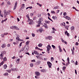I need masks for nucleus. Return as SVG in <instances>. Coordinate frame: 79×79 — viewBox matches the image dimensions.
Listing matches in <instances>:
<instances>
[{"mask_svg":"<svg viewBox=\"0 0 79 79\" xmlns=\"http://www.w3.org/2000/svg\"><path fill=\"white\" fill-rule=\"evenodd\" d=\"M29 48V47L28 45H26L24 47H23L21 49L22 52H23L24 50L26 52H27Z\"/></svg>","mask_w":79,"mask_h":79,"instance_id":"obj_1","label":"nucleus"},{"mask_svg":"<svg viewBox=\"0 0 79 79\" xmlns=\"http://www.w3.org/2000/svg\"><path fill=\"white\" fill-rule=\"evenodd\" d=\"M4 15L5 18L6 17V16L8 15H10V10H8L6 12V10L5 9L4 10Z\"/></svg>","mask_w":79,"mask_h":79,"instance_id":"obj_2","label":"nucleus"},{"mask_svg":"<svg viewBox=\"0 0 79 79\" xmlns=\"http://www.w3.org/2000/svg\"><path fill=\"white\" fill-rule=\"evenodd\" d=\"M6 54V52L5 51H3L2 52L1 54H0V59L1 60H3V54Z\"/></svg>","mask_w":79,"mask_h":79,"instance_id":"obj_3","label":"nucleus"},{"mask_svg":"<svg viewBox=\"0 0 79 79\" xmlns=\"http://www.w3.org/2000/svg\"><path fill=\"white\" fill-rule=\"evenodd\" d=\"M11 29H16V30H19V29L15 26H12L10 27Z\"/></svg>","mask_w":79,"mask_h":79,"instance_id":"obj_4","label":"nucleus"},{"mask_svg":"<svg viewBox=\"0 0 79 79\" xmlns=\"http://www.w3.org/2000/svg\"><path fill=\"white\" fill-rule=\"evenodd\" d=\"M36 57L37 58L38 60H43V57L42 56H40V55H39L38 56H36Z\"/></svg>","mask_w":79,"mask_h":79,"instance_id":"obj_5","label":"nucleus"},{"mask_svg":"<svg viewBox=\"0 0 79 79\" xmlns=\"http://www.w3.org/2000/svg\"><path fill=\"white\" fill-rule=\"evenodd\" d=\"M44 20V19H43V18L41 17L39 19V20L37 22V23L38 24H40L41 23L42 21H43Z\"/></svg>","mask_w":79,"mask_h":79,"instance_id":"obj_6","label":"nucleus"},{"mask_svg":"<svg viewBox=\"0 0 79 79\" xmlns=\"http://www.w3.org/2000/svg\"><path fill=\"white\" fill-rule=\"evenodd\" d=\"M47 64L49 68H52V63H51L50 62L48 61L47 62Z\"/></svg>","mask_w":79,"mask_h":79,"instance_id":"obj_7","label":"nucleus"},{"mask_svg":"<svg viewBox=\"0 0 79 79\" xmlns=\"http://www.w3.org/2000/svg\"><path fill=\"white\" fill-rule=\"evenodd\" d=\"M41 63V61L40 60H37L36 61L35 63V64L37 66H38V65H39Z\"/></svg>","mask_w":79,"mask_h":79,"instance_id":"obj_8","label":"nucleus"},{"mask_svg":"<svg viewBox=\"0 0 79 79\" xmlns=\"http://www.w3.org/2000/svg\"><path fill=\"white\" fill-rule=\"evenodd\" d=\"M52 37L49 36L48 37H46L45 38V39H46V40H48V39H49V40H51V39H52Z\"/></svg>","mask_w":79,"mask_h":79,"instance_id":"obj_9","label":"nucleus"},{"mask_svg":"<svg viewBox=\"0 0 79 79\" xmlns=\"http://www.w3.org/2000/svg\"><path fill=\"white\" fill-rule=\"evenodd\" d=\"M28 21H30V22L29 23V24H30V25H32V24L33 23H32V22H33V20H32L30 19V20H29Z\"/></svg>","mask_w":79,"mask_h":79,"instance_id":"obj_10","label":"nucleus"},{"mask_svg":"<svg viewBox=\"0 0 79 79\" xmlns=\"http://www.w3.org/2000/svg\"><path fill=\"white\" fill-rule=\"evenodd\" d=\"M18 4V3L17 2H16L15 3V6L13 8V10H15V9H16V7H17V5Z\"/></svg>","mask_w":79,"mask_h":79,"instance_id":"obj_11","label":"nucleus"},{"mask_svg":"<svg viewBox=\"0 0 79 79\" xmlns=\"http://www.w3.org/2000/svg\"><path fill=\"white\" fill-rule=\"evenodd\" d=\"M35 54V55H39V53L37 51H34L33 52Z\"/></svg>","mask_w":79,"mask_h":79,"instance_id":"obj_12","label":"nucleus"},{"mask_svg":"<svg viewBox=\"0 0 79 79\" xmlns=\"http://www.w3.org/2000/svg\"><path fill=\"white\" fill-rule=\"evenodd\" d=\"M65 19H68V20H71V18L69 17H68V16H67L65 17Z\"/></svg>","mask_w":79,"mask_h":79,"instance_id":"obj_13","label":"nucleus"},{"mask_svg":"<svg viewBox=\"0 0 79 79\" xmlns=\"http://www.w3.org/2000/svg\"><path fill=\"white\" fill-rule=\"evenodd\" d=\"M35 74L36 76H40V73L38 72H35Z\"/></svg>","mask_w":79,"mask_h":79,"instance_id":"obj_14","label":"nucleus"},{"mask_svg":"<svg viewBox=\"0 0 79 79\" xmlns=\"http://www.w3.org/2000/svg\"><path fill=\"white\" fill-rule=\"evenodd\" d=\"M58 47L60 52H63V50H62L60 46H59Z\"/></svg>","mask_w":79,"mask_h":79,"instance_id":"obj_15","label":"nucleus"},{"mask_svg":"<svg viewBox=\"0 0 79 79\" xmlns=\"http://www.w3.org/2000/svg\"><path fill=\"white\" fill-rule=\"evenodd\" d=\"M52 19H53L54 20H57V17L56 16H53L52 17Z\"/></svg>","mask_w":79,"mask_h":79,"instance_id":"obj_16","label":"nucleus"},{"mask_svg":"<svg viewBox=\"0 0 79 79\" xmlns=\"http://www.w3.org/2000/svg\"><path fill=\"white\" fill-rule=\"evenodd\" d=\"M44 25H43V26H44L45 27V28L47 29V28H48V27H47V24L46 23H44Z\"/></svg>","mask_w":79,"mask_h":79,"instance_id":"obj_17","label":"nucleus"},{"mask_svg":"<svg viewBox=\"0 0 79 79\" xmlns=\"http://www.w3.org/2000/svg\"><path fill=\"white\" fill-rule=\"evenodd\" d=\"M29 42H30V41H29L28 40L27 41L26 43V45H28V46L29 47Z\"/></svg>","mask_w":79,"mask_h":79,"instance_id":"obj_18","label":"nucleus"},{"mask_svg":"<svg viewBox=\"0 0 79 79\" xmlns=\"http://www.w3.org/2000/svg\"><path fill=\"white\" fill-rule=\"evenodd\" d=\"M65 24H66L64 22H63L60 24V26H65Z\"/></svg>","mask_w":79,"mask_h":79,"instance_id":"obj_19","label":"nucleus"},{"mask_svg":"<svg viewBox=\"0 0 79 79\" xmlns=\"http://www.w3.org/2000/svg\"><path fill=\"white\" fill-rule=\"evenodd\" d=\"M64 27L65 29H67V30H68V28H69V26L67 25L66 26V25L64 26Z\"/></svg>","mask_w":79,"mask_h":79,"instance_id":"obj_20","label":"nucleus"},{"mask_svg":"<svg viewBox=\"0 0 79 79\" xmlns=\"http://www.w3.org/2000/svg\"><path fill=\"white\" fill-rule=\"evenodd\" d=\"M75 27L74 26H72L71 28V31H74Z\"/></svg>","mask_w":79,"mask_h":79,"instance_id":"obj_21","label":"nucleus"},{"mask_svg":"<svg viewBox=\"0 0 79 79\" xmlns=\"http://www.w3.org/2000/svg\"><path fill=\"white\" fill-rule=\"evenodd\" d=\"M26 17L28 18V20H30V18H29V15H27Z\"/></svg>","mask_w":79,"mask_h":79,"instance_id":"obj_22","label":"nucleus"},{"mask_svg":"<svg viewBox=\"0 0 79 79\" xmlns=\"http://www.w3.org/2000/svg\"><path fill=\"white\" fill-rule=\"evenodd\" d=\"M6 68H7V65H6V64H5L3 65V68L4 69H6Z\"/></svg>","mask_w":79,"mask_h":79,"instance_id":"obj_23","label":"nucleus"},{"mask_svg":"<svg viewBox=\"0 0 79 79\" xmlns=\"http://www.w3.org/2000/svg\"><path fill=\"white\" fill-rule=\"evenodd\" d=\"M5 46H6V44H3L2 45V47L3 48H5Z\"/></svg>","mask_w":79,"mask_h":79,"instance_id":"obj_24","label":"nucleus"},{"mask_svg":"<svg viewBox=\"0 0 79 79\" xmlns=\"http://www.w3.org/2000/svg\"><path fill=\"white\" fill-rule=\"evenodd\" d=\"M59 8V7L58 6H56V7H55L54 8V9H58Z\"/></svg>","mask_w":79,"mask_h":79,"instance_id":"obj_25","label":"nucleus"},{"mask_svg":"<svg viewBox=\"0 0 79 79\" xmlns=\"http://www.w3.org/2000/svg\"><path fill=\"white\" fill-rule=\"evenodd\" d=\"M38 46L39 47H42V44L40 43V44H39L38 45Z\"/></svg>","mask_w":79,"mask_h":79,"instance_id":"obj_26","label":"nucleus"},{"mask_svg":"<svg viewBox=\"0 0 79 79\" xmlns=\"http://www.w3.org/2000/svg\"><path fill=\"white\" fill-rule=\"evenodd\" d=\"M3 63H4V61H2L1 62V63H0V67L2 65H3Z\"/></svg>","mask_w":79,"mask_h":79,"instance_id":"obj_27","label":"nucleus"},{"mask_svg":"<svg viewBox=\"0 0 79 79\" xmlns=\"http://www.w3.org/2000/svg\"><path fill=\"white\" fill-rule=\"evenodd\" d=\"M28 8H29L30 9H32V7H28L26 8V10H27V9H28Z\"/></svg>","mask_w":79,"mask_h":79,"instance_id":"obj_28","label":"nucleus"},{"mask_svg":"<svg viewBox=\"0 0 79 79\" xmlns=\"http://www.w3.org/2000/svg\"><path fill=\"white\" fill-rule=\"evenodd\" d=\"M47 47L48 48H50V49H52V48H51V46L49 44H48V45Z\"/></svg>","mask_w":79,"mask_h":79,"instance_id":"obj_29","label":"nucleus"},{"mask_svg":"<svg viewBox=\"0 0 79 79\" xmlns=\"http://www.w3.org/2000/svg\"><path fill=\"white\" fill-rule=\"evenodd\" d=\"M52 48H53L54 49L56 48V47H55V46H54L53 45H52Z\"/></svg>","mask_w":79,"mask_h":79,"instance_id":"obj_30","label":"nucleus"},{"mask_svg":"<svg viewBox=\"0 0 79 79\" xmlns=\"http://www.w3.org/2000/svg\"><path fill=\"white\" fill-rule=\"evenodd\" d=\"M45 22L46 23H47L48 24H50V21H48L46 20L45 21Z\"/></svg>","mask_w":79,"mask_h":79,"instance_id":"obj_31","label":"nucleus"},{"mask_svg":"<svg viewBox=\"0 0 79 79\" xmlns=\"http://www.w3.org/2000/svg\"><path fill=\"white\" fill-rule=\"evenodd\" d=\"M19 60H20V59H18L16 61V63H19Z\"/></svg>","mask_w":79,"mask_h":79,"instance_id":"obj_32","label":"nucleus"},{"mask_svg":"<svg viewBox=\"0 0 79 79\" xmlns=\"http://www.w3.org/2000/svg\"><path fill=\"white\" fill-rule=\"evenodd\" d=\"M24 7H25V6L24 4H22V7H21L22 8H24Z\"/></svg>","mask_w":79,"mask_h":79,"instance_id":"obj_33","label":"nucleus"},{"mask_svg":"<svg viewBox=\"0 0 79 79\" xmlns=\"http://www.w3.org/2000/svg\"><path fill=\"white\" fill-rule=\"evenodd\" d=\"M30 66L31 67H33L34 64L33 63H31L30 64Z\"/></svg>","mask_w":79,"mask_h":79,"instance_id":"obj_34","label":"nucleus"},{"mask_svg":"<svg viewBox=\"0 0 79 79\" xmlns=\"http://www.w3.org/2000/svg\"><path fill=\"white\" fill-rule=\"evenodd\" d=\"M4 76H8V73H6L4 74Z\"/></svg>","mask_w":79,"mask_h":79,"instance_id":"obj_35","label":"nucleus"},{"mask_svg":"<svg viewBox=\"0 0 79 79\" xmlns=\"http://www.w3.org/2000/svg\"><path fill=\"white\" fill-rule=\"evenodd\" d=\"M15 69H14L13 68H12L11 69V70L12 71H15Z\"/></svg>","mask_w":79,"mask_h":79,"instance_id":"obj_36","label":"nucleus"},{"mask_svg":"<svg viewBox=\"0 0 79 79\" xmlns=\"http://www.w3.org/2000/svg\"><path fill=\"white\" fill-rule=\"evenodd\" d=\"M16 40H20V39H19V37H17L16 38Z\"/></svg>","mask_w":79,"mask_h":79,"instance_id":"obj_37","label":"nucleus"},{"mask_svg":"<svg viewBox=\"0 0 79 79\" xmlns=\"http://www.w3.org/2000/svg\"><path fill=\"white\" fill-rule=\"evenodd\" d=\"M7 5H11V3H10V1H9L7 2Z\"/></svg>","mask_w":79,"mask_h":79,"instance_id":"obj_38","label":"nucleus"},{"mask_svg":"<svg viewBox=\"0 0 79 79\" xmlns=\"http://www.w3.org/2000/svg\"><path fill=\"white\" fill-rule=\"evenodd\" d=\"M71 51L72 52V55H74V52L73 50V49H71Z\"/></svg>","mask_w":79,"mask_h":79,"instance_id":"obj_39","label":"nucleus"},{"mask_svg":"<svg viewBox=\"0 0 79 79\" xmlns=\"http://www.w3.org/2000/svg\"><path fill=\"white\" fill-rule=\"evenodd\" d=\"M37 4L39 5V6H40V7L42 6V5L39 4V3H37Z\"/></svg>","mask_w":79,"mask_h":79,"instance_id":"obj_40","label":"nucleus"},{"mask_svg":"<svg viewBox=\"0 0 79 79\" xmlns=\"http://www.w3.org/2000/svg\"><path fill=\"white\" fill-rule=\"evenodd\" d=\"M33 20H36L37 19V17H34L33 18Z\"/></svg>","mask_w":79,"mask_h":79,"instance_id":"obj_41","label":"nucleus"},{"mask_svg":"<svg viewBox=\"0 0 79 79\" xmlns=\"http://www.w3.org/2000/svg\"><path fill=\"white\" fill-rule=\"evenodd\" d=\"M40 24H38V25H37L36 26V27H40Z\"/></svg>","mask_w":79,"mask_h":79,"instance_id":"obj_42","label":"nucleus"},{"mask_svg":"<svg viewBox=\"0 0 79 79\" xmlns=\"http://www.w3.org/2000/svg\"><path fill=\"white\" fill-rule=\"evenodd\" d=\"M48 19H49V20H50V21H52V22H53V21L50 18V17H48Z\"/></svg>","mask_w":79,"mask_h":79,"instance_id":"obj_43","label":"nucleus"},{"mask_svg":"<svg viewBox=\"0 0 79 79\" xmlns=\"http://www.w3.org/2000/svg\"><path fill=\"white\" fill-rule=\"evenodd\" d=\"M65 69H66V67L64 66L63 68V70H64V71Z\"/></svg>","mask_w":79,"mask_h":79,"instance_id":"obj_44","label":"nucleus"},{"mask_svg":"<svg viewBox=\"0 0 79 79\" xmlns=\"http://www.w3.org/2000/svg\"><path fill=\"white\" fill-rule=\"evenodd\" d=\"M41 72H43V73H44V72L45 71V69H42L41 70Z\"/></svg>","mask_w":79,"mask_h":79,"instance_id":"obj_45","label":"nucleus"},{"mask_svg":"<svg viewBox=\"0 0 79 79\" xmlns=\"http://www.w3.org/2000/svg\"><path fill=\"white\" fill-rule=\"evenodd\" d=\"M3 60L4 61H6V58L4 57V58L3 59Z\"/></svg>","mask_w":79,"mask_h":79,"instance_id":"obj_46","label":"nucleus"},{"mask_svg":"<svg viewBox=\"0 0 79 79\" xmlns=\"http://www.w3.org/2000/svg\"><path fill=\"white\" fill-rule=\"evenodd\" d=\"M41 16V14H38V17L40 18Z\"/></svg>","mask_w":79,"mask_h":79,"instance_id":"obj_47","label":"nucleus"},{"mask_svg":"<svg viewBox=\"0 0 79 79\" xmlns=\"http://www.w3.org/2000/svg\"><path fill=\"white\" fill-rule=\"evenodd\" d=\"M66 14H67V13H66V12H64L63 14V15H64V16H66Z\"/></svg>","mask_w":79,"mask_h":79,"instance_id":"obj_48","label":"nucleus"},{"mask_svg":"<svg viewBox=\"0 0 79 79\" xmlns=\"http://www.w3.org/2000/svg\"><path fill=\"white\" fill-rule=\"evenodd\" d=\"M51 60H52V61H53V60H54V58L53 57H51Z\"/></svg>","mask_w":79,"mask_h":79,"instance_id":"obj_49","label":"nucleus"},{"mask_svg":"<svg viewBox=\"0 0 79 79\" xmlns=\"http://www.w3.org/2000/svg\"><path fill=\"white\" fill-rule=\"evenodd\" d=\"M32 37H35V34L34 33H32Z\"/></svg>","mask_w":79,"mask_h":79,"instance_id":"obj_50","label":"nucleus"},{"mask_svg":"<svg viewBox=\"0 0 79 79\" xmlns=\"http://www.w3.org/2000/svg\"><path fill=\"white\" fill-rule=\"evenodd\" d=\"M30 16H34V14H33V13H31Z\"/></svg>","mask_w":79,"mask_h":79,"instance_id":"obj_51","label":"nucleus"},{"mask_svg":"<svg viewBox=\"0 0 79 79\" xmlns=\"http://www.w3.org/2000/svg\"><path fill=\"white\" fill-rule=\"evenodd\" d=\"M31 62H35V60H31Z\"/></svg>","mask_w":79,"mask_h":79,"instance_id":"obj_52","label":"nucleus"},{"mask_svg":"<svg viewBox=\"0 0 79 79\" xmlns=\"http://www.w3.org/2000/svg\"><path fill=\"white\" fill-rule=\"evenodd\" d=\"M5 36V35L4 34H3L1 35V37H3Z\"/></svg>","mask_w":79,"mask_h":79,"instance_id":"obj_53","label":"nucleus"},{"mask_svg":"<svg viewBox=\"0 0 79 79\" xmlns=\"http://www.w3.org/2000/svg\"><path fill=\"white\" fill-rule=\"evenodd\" d=\"M52 30L53 31H56V29H55L54 27L52 28Z\"/></svg>","mask_w":79,"mask_h":79,"instance_id":"obj_54","label":"nucleus"},{"mask_svg":"<svg viewBox=\"0 0 79 79\" xmlns=\"http://www.w3.org/2000/svg\"><path fill=\"white\" fill-rule=\"evenodd\" d=\"M51 13H52L53 14H54V13H55V12L54 11H51Z\"/></svg>","mask_w":79,"mask_h":79,"instance_id":"obj_55","label":"nucleus"},{"mask_svg":"<svg viewBox=\"0 0 79 79\" xmlns=\"http://www.w3.org/2000/svg\"><path fill=\"white\" fill-rule=\"evenodd\" d=\"M7 72H8V73H11V70H7Z\"/></svg>","mask_w":79,"mask_h":79,"instance_id":"obj_56","label":"nucleus"},{"mask_svg":"<svg viewBox=\"0 0 79 79\" xmlns=\"http://www.w3.org/2000/svg\"><path fill=\"white\" fill-rule=\"evenodd\" d=\"M0 16L2 17V18H3V15L2 14H0Z\"/></svg>","mask_w":79,"mask_h":79,"instance_id":"obj_57","label":"nucleus"},{"mask_svg":"<svg viewBox=\"0 0 79 79\" xmlns=\"http://www.w3.org/2000/svg\"><path fill=\"white\" fill-rule=\"evenodd\" d=\"M61 40H62V42H63V43H64L65 41L64 40H63V39H62Z\"/></svg>","mask_w":79,"mask_h":79,"instance_id":"obj_58","label":"nucleus"},{"mask_svg":"<svg viewBox=\"0 0 79 79\" xmlns=\"http://www.w3.org/2000/svg\"><path fill=\"white\" fill-rule=\"evenodd\" d=\"M40 33H41V32H42V29H40Z\"/></svg>","mask_w":79,"mask_h":79,"instance_id":"obj_59","label":"nucleus"},{"mask_svg":"<svg viewBox=\"0 0 79 79\" xmlns=\"http://www.w3.org/2000/svg\"><path fill=\"white\" fill-rule=\"evenodd\" d=\"M68 31H66L65 32V35H66L67 34H68Z\"/></svg>","mask_w":79,"mask_h":79,"instance_id":"obj_60","label":"nucleus"},{"mask_svg":"<svg viewBox=\"0 0 79 79\" xmlns=\"http://www.w3.org/2000/svg\"><path fill=\"white\" fill-rule=\"evenodd\" d=\"M75 64L76 65H77V61H76L75 62Z\"/></svg>","mask_w":79,"mask_h":79,"instance_id":"obj_61","label":"nucleus"},{"mask_svg":"<svg viewBox=\"0 0 79 79\" xmlns=\"http://www.w3.org/2000/svg\"><path fill=\"white\" fill-rule=\"evenodd\" d=\"M75 71L76 74H77V70H76L75 69Z\"/></svg>","mask_w":79,"mask_h":79,"instance_id":"obj_62","label":"nucleus"},{"mask_svg":"<svg viewBox=\"0 0 79 79\" xmlns=\"http://www.w3.org/2000/svg\"><path fill=\"white\" fill-rule=\"evenodd\" d=\"M7 47H10V44H8L7 45Z\"/></svg>","mask_w":79,"mask_h":79,"instance_id":"obj_63","label":"nucleus"},{"mask_svg":"<svg viewBox=\"0 0 79 79\" xmlns=\"http://www.w3.org/2000/svg\"><path fill=\"white\" fill-rule=\"evenodd\" d=\"M48 16H49V17L51 16H50V13H48Z\"/></svg>","mask_w":79,"mask_h":79,"instance_id":"obj_64","label":"nucleus"}]
</instances>
